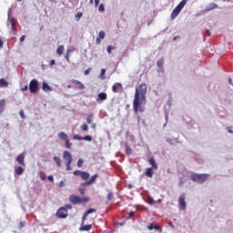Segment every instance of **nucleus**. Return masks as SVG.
<instances>
[{
  "label": "nucleus",
  "mask_w": 233,
  "mask_h": 233,
  "mask_svg": "<svg viewBox=\"0 0 233 233\" xmlns=\"http://www.w3.org/2000/svg\"><path fill=\"white\" fill-rule=\"evenodd\" d=\"M83 163H84V161H83V159H78V161H77V167L78 168H81V167H83Z\"/></svg>",
  "instance_id": "42"
},
{
  "label": "nucleus",
  "mask_w": 233,
  "mask_h": 233,
  "mask_svg": "<svg viewBox=\"0 0 233 233\" xmlns=\"http://www.w3.org/2000/svg\"><path fill=\"white\" fill-rule=\"evenodd\" d=\"M49 65L50 66H54V65H56V60H50Z\"/></svg>",
  "instance_id": "51"
},
{
  "label": "nucleus",
  "mask_w": 233,
  "mask_h": 233,
  "mask_svg": "<svg viewBox=\"0 0 233 233\" xmlns=\"http://www.w3.org/2000/svg\"><path fill=\"white\" fill-rule=\"evenodd\" d=\"M126 154L127 156H132V147L128 145H126Z\"/></svg>",
  "instance_id": "28"
},
{
  "label": "nucleus",
  "mask_w": 233,
  "mask_h": 233,
  "mask_svg": "<svg viewBox=\"0 0 233 233\" xmlns=\"http://www.w3.org/2000/svg\"><path fill=\"white\" fill-rule=\"evenodd\" d=\"M69 201L72 205H81V203H88V201H90V198L84 197L82 198L81 197H77L76 195H71L69 197Z\"/></svg>",
  "instance_id": "2"
},
{
  "label": "nucleus",
  "mask_w": 233,
  "mask_h": 233,
  "mask_svg": "<svg viewBox=\"0 0 233 233\" xmlns=\"http://www.w3.org/2000/svg\"><path fill=\"white\" fill-rule=\"evenodd\" d=\"M59 187H65V182H64V181H60Z\"/></svg>",
  "instance_id": "58"
},
{
  "label": "nucleus",
  "mask_w": 233,
  "mask_h": 233,
  "mask_svg": "<svg viewBox=\"0 0 233 233\" xmlns=\"http://www.w3.org/2000/svg\"><path fill=\"white\" fill-rule=\"evenodd\" d=\"M47 179H48V181H50L51 183H54V177H53V176H48Z\"/></svg>",
  "instance_id": "48"
},
{
  "label": "nucleus",
  "mask_w": 233,
  "mask_h": 233,
  "mask_svg": "<svg viewBox=\"0 0 233 233\" xmlns=\"http://www.w3.org/2000/svg\"><path fill=\"white\" fill-rule=\"evenodd\" d=\"M42 90L44 92H52V87L50 86H48V83L43 82Z\"/></svg>",
  "instance_id": "19"
},
{
  "label": "nucleus",
  "mask_w": 233,
  "mask_h": 233,
  "mask_svg": "<svg viewBox=\"0 0 233 233\" xmlns=\"http://www.w3.org/2000/svg\"><path fill=\"white\" fill-rule=\"evenodd\" d=\"M96 211L97 210L96 208L87 209L86 212L82 217V222L81 223L85 224V221H86V218H88V215L94 214V212H96Z\"/></svg>",
  "instance_id": "10"
},
{
  "label": "nucleus",
  "mask_w": 233,
  "mask_h": 233,
  "mask_svg": "<svg viewBox=\"0 0 233 233\" xmlns=\"http://www.w3.org/2000/svg\"><path fill=\"white\" fill-rule=\"evenodd\" d=\"M154 224H149L148 226H147V228H148V230H154Z\"/></svg>",
  "instance_id": "47"
},
{
  "label": "nucleus",
  "mask_w": 233,
  "mask_h": 233,
  "mask_svg": "<svg viewBox=\"0 0 233 233\" xmlns=\"http://www.w3.org/2000/svg\"><path fill=\"white\" fill-rule=\"evenodd\" d=\"M65 143L66 148H72V143L68 138L65 141Z\"/></svg>",
  "instance_id": "34"
},
{
  "label": "nucleus",
  "mask_w": 233,
  "mask_h": 233,
  "mask_svg": "<svg viewBox=\"0 0 233 233\" xmlns=\"http://www.w3.org/2000/svg\"><path fill=\"white\" fill-rule=\"evenodd\" d=\"M105 72H106V69H102L101 70V75L103 76V74H105Z\"/></svg>",
  "instance_id": "64"
},
{
  "label": "nucleus",
  "mask_w": 233,
  "mask_h": 233,
  "mask_svg": "<svg viewBox=\"0 0 233 233\" xmlns=\"http://www.w3.org/2000/svg\"><path fill=\"white\" fill-rule=\"evenodd\" d=\"M112 50H116V47L112 46H107V53L108 54H112Z\"/></svg>",
  "instance_id": "41"
},
{
  "label": "nucleus",
  "mask_w": 233,
  "mask_h": 233,
  "mask_svg": "<svg viewBox=\"0 0 233 233\" xmlns=\"http://www.w3.org/2000/svg\"><path fill=\"white\" fill-rule=\"evenodd\" d=\"M92 121H94V114L87 115V117H86L87 125H91Z\"/></svg>",
  "instance_id": "25"
},
{
  "label": "nucleus",
  "mask_w": 233,
  "mask_h": 233,
  "mask_svg": "<svg viewBox=\"0 0 233 233\" xmlns=\"http://www.w3.org/2000/svg\"><path fill=\"white\" fill-rule=\"evenodd\" d=\"M25 172V168H23V167H17L15 169V174H16V176H22V174Z\"/></svg>",
  "instance_id": "21"
},
{
  "label": "nucleus",
  "mask_w": 233,
  "mask_h": 233,
  "mask_svg": "<svg viewBox=\"0 0 233 233\" xmlns=\"http://www.w3.org/2000/svg\"><path fill=\"white\" fill-rule=\"evenodd\" d=\"M101 39L99 36L96 38V45H101Z\"/></svg>",
  "instance_id": "52"
},
{
  "label": "nucleus",
  "mask_w": 233,
  "mask_h": 233,
  "mask_svg": "<svg viewBox=\"0 0 233 233\" xmlns=\"http://www.w3.org/2000/svg\"><path fill=\"white\" fill-rule=\"evenodd\" d=\"M71 83H73V85H75L76 88H77L78 90H84L85 88V85L79 80L72 79Z\"/></svg>",
  "instance_id": "11"
},
{
  "label": "nucleus",
  "mask_w": 233,
  "mask_h": 233,
  "mask_svg": "<svg viewBox=\"0 0 233 233\" xmlns=\"http://www.w3.org/2000/svg\"><path fill=\"white\" fill-rule=\"evenodd\" d=\"M147 84L142 83L135 89V96L133 99V110L135 114L145 112V105H147Z\"/></svg>",
  "instance_id": "1"
},
{
  "label": "nucleus",
  "mask_w": 233,
  "mask_h": 233,
  "mask_svg": "<svg viewBox=\"0 0 233 233\" xmlns=\"http://www.w3.org/2000/svg\"><path fill=\"white\" fill-rule=\"evenodd\" d=\"M83 17V14L81 12H78L76 15V18L77 19V21H79V19H81Z\"/></svg>",
  "instance_id": "43"
},
{
  "label": "nucleus",
  "mask_w": 233,
  "mask_h": 233,
  "mask_svg": "<svg viewBox=\"0 0 233 233\" xmlns=\"http://www.w3.org/2000/svg\"><path fill=\"white\" fill-rule=\"evenodd\" d=\"M19 115L21 116L22 119H25V112L20 111Z\"/></svg>",
  "instance_id": "53"
},
{
  "label": "nucleus",
  "mask_w": 233,
  "mask_h": 233,
  "mask_svg": "<svg viewBox=\"0 0 233 233\" xmlns=\"http://www.w3.org/2000/svg\"><path fill=\"white\" fill-rule=\"evenodd\" d=\"M28 90V86H25L24 87L21 88L22 92H26Z\"/></svg>",
  "instance_id": "49"
},
{
  "label": "nucleus",
  "mask_w": 233,
  "mask_h": 233,
  "mask_svg": "<svg viewBox=\"0 0 233 233\" xmlns=\"http://www.w3.org/2000/svg\"><path fill=\"white\" fill-rule=\"evenodd\" d=\"M91 128H93V130H96V124H92Z\"/></svg>",
  "instance_id": "62"
},
{
  "label": "nucleus",
  "mask_w": 233,
  "mask_h": 233,
  "mask_svg": "<svg viewBox=\"0 0 233 233\" xmlns=\"http://www.w3.org/2000/svg\"><path fill=\"white\" fill-rule=\"evenodd\" d=\"M186 195L185 193H182L180 197L178 198V205L180 210H186L187 209V202L185 201Z\"/></svg>",
  "instance_id": "7"
},
{
  "label": "nucleus",
  "mask_w": 233,
  "mask_h": 233,
  "mask_svg": "<svg viewBox=\"0 0 233 233\" xmlns=\"http://www.w3.org/2000/svg\"><path fill=\"white\" fill-rule=\"evenodd\" d=\"M118 86H122L121 83H116L115 85H113L112 91L114 92V94H117Z\"/></svg>",
  "instance_id": "26"
},
{
  "label": "nucleus",
  "mask_w": 233,
  "mask_h": 233,
  "mask_svg": "<svg viewBox=\"0 0 233 233\" xmlns=\"http://www.w3.org/2000/svg\"><path fill=\"white\" fill-rule=\"evenodd\" d=\"M82 185H83V187H88L92 184L89 182V180H87V181L84 182Z\"/></svg>",
  "instance_id": "46"
},
{
  "label": "nucleus",
  "mask_w": 233,
  "mask_h": 233,
  "mask_svg": "<svg viewBox=\"0 0 233 233\" xmlns=\"http://www.w3.org/2000/svg\"><path fill=\"white\" fill-rule=\"evenodd\" d=\"M98 12H101L103 14V12H105V5L101 4L98 6Z\"/></svg>",
  "instance_id": "38"
},
{
  "label": "nucleus",
  "mask_w": 233,
  "mask_h": 233,
  "mask_svg": "<svg viewBox=\"0 0 233 233\" xmlns=\"http://www.w3.org/2000/svg\"><path fill=\"white\" fill-rule=\"evenodd\" d=\"M155 230H159L160 232H163V229L159 226H154Z\"/></svg>",
  "instance_id": "45"
},
{
  "label": "nucleus",
  "mask_w": 233,
  "mask_h": 233,
  "mask_svg": "<svg viewBox=\"0 0 233 233\" xmlns=\"http://www.w3.org/2000/svg\"><path fill=\"white\" fill-rule=\"evenodd\" d=\"M63 159L66 163V170L67 171L72 170V166H71L72 161H73L72 154H70V152H68V151H64L63 152Z\"/></svg>",
  "instance_id": "5"
},
{
  "label": "nucleus",
  "mask_w": 233,
  "mask_h": 233,
  "mask_svg": "<svg viewBox=\"0 0 233 233\" xmlns=\"http://www.w3.org/2000/svg\"><path fill=\"white\" fill-rule=\"evenodd\" d=\"M24 227H25V223L20 222V223L18 224V228H23Z\"/></svg>",
  "instance_id": "50"
},
{
  "label": "nucleus",
  "mask_w": 233,
  "mask_h": 233,
  "mask_svg": "<svg viewBox=\"0 0 233 233\" xmlns=\"http://www.w3.org/2000/svg\"><path fill=\"white\" fill-rule=\"evenodd\" d=\"M184 183H185V181L183 179H180L179 180V187H183Z\"/></svg>",
  "instance_id": "57"
},
{
  "label": "nucleus",
  "mask_w": 233,
  "mask_h": 233,
  "mask_svg": "<svg viewBox=\"0 0 233 233\" xmlns=\"http://www.w3.org/2000/svg\"><path fill=\"white\" fill-rule=\"evenodd\" d=\"M56 216L61 219H65L66 218H68V213L65 211V208H60L56 212Z\"/></svg>",
  "instance_id": "8"
},
{
  "label": "nucleus",
  "mask_w": 233,
  "mask_h": 233,
  "mask_svg": "<svg viewBox=\"0 0 233 233\" xmlns=\"http://www.w3.org/2000/svg\"><path fill=\"white\" fill-rule=\"evenodd\" d=\"M99 1H100V0H95V6H96V7L99 6Z\"/></svg>",
  "instance_id": "56"
},
{
  "label": "nucleus",
  "mask_w": 233,
  "mask_h": 233,
  "mask_svg": "<svg viewBox=\"0 0 233 233\" xmlns=\"http://www.w3.org/2000/svg\"><path fill=\"white\" fill-rule=\"evenodd\" d=\"M80 130H82V132H88V125L83 124V125L80 127Z\"/></svg>",
  "instance_id": "30"
},
{
  "label": "nucleus",
  "mask_w": 233,
  "mask_h": 233,
  "mask_svg": "<svg viewBox=\"0 0 233 233\" xmlns=\"http://www.w3.org/2000/svg\"><path fill=\"white\" fill-rule=\"evenodd\" d=\"M169 227H171V228H174V224H172V222H168Z\"/></svg>",
  "instance_id": "63"
},
{
  "label": "nucleus",
  "mask_w": 233,
  "mask_h": 233,
  "mask_svg": "<svg viewBox=\"0 0 233 233\" xmlns=\"http://www.w3.org/2000/svg\"><path fill=\"white\" fill-rule=\"evenodd\" d=\"M105 35H106L105 31H100V32H99V35H98V37H99L100 39H105Z\"/></svg>",
  "instance_id": "40"
},
{
  "label": "nucleus",
  "mask_w": 233,
  "mask_h": 233,
  "mask_svg": "<svg viewBox=\"0 0 233 233\" xmlns=\"http://www.w3.org/2000/svg\"><path fill=\"white\" fill-rule=\"evenodd\" d=\"M3 45H4L3 39L0 38V48H3Z\"/></svg>",
  "instance_id": "60"
},
{
  "label": "nucleus",
  "mask_w": 233,
  "mask_h": 233,
  "mask_svg": "<svg viewBox=\"0 0 233 233\" xmlns=\"http://www.w3.org/2000/svg\"><path fill=\"white\" fill-rule=\"evenodd\" d=\"M65 212H68V210H72V205L66 204L65 207H62Z\"/></svg>",
  "instance_id": "32"
},
{
  "label": "nucleus",
  "mask_w": 233,
  "mask_h": 233,
  "mask_svg": "<svg viewBox=\"0 0 233 233\" xmlns=\"http://www.w3.org/2000/svg\"><path fill=\"white\" fill-rule=\"evenodd\" d=\"M148 163L149 165H151V168H154L155 170L157 169V163L156 162V159L154 158V157H151L148 159Z\"/></svg>",
  "instance_id": "15"
},
{
  "label": "nucleus",
  "mask_w": 233,
  "mask_h": 233,
  "mask_svg": "<svg viewBox=\"0 0 233 233\" xmlns=\"http://www.w3.org/2000/svg\"><path fill=\"white\" fill-rule=\"evenodd\" d=\"M113 198H114V193L109 192L107 194V201H112Z\"/></svg>",
  "instance_id": "37"
},
{
  "label": "nucleus",
  "mask_w": 233,
  "mask_h": 233,
  "mask_svg": "<svg viewBox=\"0 0 233 233\" xmlns=\"http://www.w3.org/2000/svg\"><path fill=\"white\" fill-rule=\"evenodd\" d=\"M145 176L147 177H154V168L153 167H147L145 173Z\"/></svg>",
  "instance_id": "17"
},
{
  "label": "nucleus",
  "mask_w": 233,
  "mask_h": 233,
  "mask_svg": "<svg viewBox=\"0 0 233 233\" xmlns=\"http://www.w3.org/2000/svg\"><path fill=\"white\" fill-rule=\"evenodd\" d=\"M25 35H22V36L20 37V42L23 43V41H25Z\"/></svg>",
  "instance_id": "59"
},
{
  "label": "nucleus",
  "mask_w": 233,
  "mask_h": 233,
  "mask_svg": "<svg viewBox=\"0 0 233 233\" xmlns=\"http://www.w3.org/2000/svg\"><path fill=\"white\" fill-rule=\"evenodd\" d=\"M82 141H92V136L87 135L86 137H82Z\"/></svg>",
  "instance_id": "33"
},
{
  "label": "nucleus",
  "mask_w": 233,
  "mask_h": 233,
  "mask_svg": "<svg viewBox=\"0 0 233 233\" xmlns=\"http://www.w3.org/2000/svg\"><path fill=\"white\" fill-rule=\"evenodd\" d=\"M40 178L42 181H46V174H45V172L41 171L40 172Z\"/></svg>",
  "instance_id": "35"
},
{
  "label": "nucleus",
  "mask_w": 233,
  "mask_h": 233,
  "mask_svg": "<svg viewBox=\"0 0 233 233\" xmlns=\"http://www.w3.org/2000/svg\"><path fill=\"white\" fill-rule=\"evenodd\" d=\"M79 192H80V194H81L82 196H84V194H85V188H80V189H79Z\"/></svg>",
  "instance_id": "55"
},
{
  "label": "nucleus",
  "mask_w": 233,
  "mask_h": 233,
  "mask_svg": "<svg viewBox=\"0 0 233 233\" xmlns=\"http://www.w3.org/2000/svg\"><path fill=\"white\" fill-rule=\"evenodd\" d=\"M188 0H182L172 11L171 19H176L177 15H179L180 12L185 8Z\"/></svg>",
  "instance_id": "3"
},
{
  "label": "nucleus",
  "mask_w": 233,
  "mask_h": 233,
  "mask_svg": "<svg viewBox=\"0 0 233 233\" xmlns=\"http://www.w3.org/2000/svg\"><path fill=\"white\" fill-rule=\"evenodd\" d=\"M90 70H92V68H88L85 71V75L88 76V74H90Z\"/></svg>",
  "instance_id": "54"
},
{
  "label": "nucleus",
  "mask_w": 233,
  "mask_h": 233,
  "mask_svg": "<svg viewBox=\"0 0 233 233\" xmlns=\"http://www.w3.org/2000/svg\"><path fill=\"white\" fill-rule=\"evenodd\" d=\"M73 174H74V176H80V177H81V175L83 174V171H81V170H75L73 172Z\"/></svg>",
  "instance_id": "39"
},
{
  "label": "nucleus",
  "mask_w": 233,
  "mask_h": 233,
  "mask_svg": "<svg viewBox=\"0 0 233 233\" xmlns=\"http://www.w3.org/2000/svg\"><path fill=\"white\" fill-rule=\"evenodd\" d=\"M73 139L77 141H83V137H80L79 135H74Z\"/></svg>",
  "instance_id": "36"
},
{
  "label": "nucleus",
  "mask_w": 233,
  "mask_h": 233,
  "mask_svg": "<svg viewBox=\"0 0 233 233\" xmlns=\"http://www.w3.org/2000/svg\"><path fill=\"white\" fill-rule=\"evenodd\" d=\"M157 67L158 68H163V65H165V60L163 58H160L157 62Z\"/></svg>",
  "instance_id": "29"
},
{
  "label": "nucleus",
  "mask_w": 233,
  "mask_h": 233,
  "mask_svg": "<svg viewBox=\"0 0 233 233\" xmlns=\"http://www.w3.org/2000/svg\"><path fill=\"white\" fill-rule=\"evenodd\" d=\"M90 230H92V224L85 225V223H81L79 228L80 232H90Z\"/></svg>",
  "instance_id": "9"
},
{
  "label": "nucleus",
  "mask_w": 233,
  "mask_h": 233,
  "mask_svg": "<svg viewBox=\"0 0 233 233\" xmlns=\"http://www.w3.org/2000/svg\"><path fill=\"white\" fill-rule=\"evenodd\" d=\"M11 25H12V30L14 33V35L17 34V31L15 30V23L14 22V19H11Z\"/></svg>",
  "instance_id": "31"
},
{
  "label": "nucleus",
  "mask_w": 233,
  "mask_h": 233,
  "mask_svg": "<svg viewBox=\"0 0 233 233\" xmlns=\"http://www.w3.org/2000/svg\"><path fill=\"white\" fill-rule=\"evenodd\" d=\"M97 177H99V175H98V174L93 175V176L90 177V179H89V183H91V185L94 184V183H96V179H97Z\"/></svg>",
  "instance_id": "27"
},
{
  "label": "nucleus",
  "mask_w": 233,
  "mask_h": 233,
  "mask_svg": "<svg viewBox=\"0 0 233 233\" xmlns=\"http://www.w3.org/2000/svg\"><path fill=\"white\" fill-rule=\"evenodd\" d=\"M135 214L136 213L134 211H130L129 214H128L127 219H130V218H134Z\"/></svg>",
  "instance_id": "44"
},
{
  "label": "nucleus",
  "mask_w": 233,
  "mask_h": 233,
  "mask_svg": "<svg viewBox=\"0 0 233 233\" xmlns=\"http://www.w3.org/2000/svg\"><path fill=\"white\" fill-rule=\"evenodd\" d=\"M16 161H17L18 165H21L22 167H25V154L21 153L20 155H18V157H16Z\"/></svg>",
  "instance_id": "13"
},
{
  "label": "nucleus",
  "mask_w": 233,
  "mask_h": 233,
  "mask_svg": "<svg viewBox=\"0 0 233 233\" xmlns=\"http://www.w3.org/2000/svg\"><path fill=\"white\" fill-rule=\"evenodd\" d=\"M209 177L208 174H193L191 175V180L194 183H199L200 185L207 181Z\"/></svg>",
  "instance_id": "4"
},
{
  "label": "nucleus",
  "mask_w": 233,
  "mask_h": 233,
  "mask_svg": "<svg viewBox=\"0 0 233 233\" xmlns=\"http://www.w3.org/2000/svg\"><path fill=\"white\" fill-rule=\"evenodd\" d=\"M53 161L56 163V167H58V168H61V167H63V163H62L61 157H53Z\"/></svg>",
  "instance_id": "16"
},
{
  "label": "nucleus",
  "mask_w": 233,
  "mask_h": 233,
  "mask_svg": "<svg viewBox=\"0 0 233 233\" xmlns=\"http://www.w3.org/2000/svg\"><path fill=\"white\" fill-rule=\"evenodd\" d=\"M148 203H149V205H153L154 204V200L153 199H148Z\"/></svg>",
  "instance_id": "61"
},
{
  "label": "nucleus",
  "mask_w": 233,
  "mask_h": 233,
  "mask_svg": "<svg viewBox=\"0 0 233 233\" xmlns=\"http://www.w3.org/2000/svg\"><path fill=\"white\" fill-rule=\"evenodd\" d=\"M216 8H218V5L211 3L204 9V12H212V10H216Z\"/></svg>",
  "instance_id": "14"
},
{
  "label": "nucleus",
  "mask_w": 233,
  "mask_h": 233,
  "mask_svg": "<svg viewBox=\"0 0 233 233\" xmlns=\"http://www.w3.org/2000/svg\"><path fill=\"white\" fill-rule=\"evenodd\" d=\"M58 137L59 139H61L62 141H66L68 139V136L66 135V133L65 132H60L58 133Z\"/></svg>",
  "instance_id": "20"
},
{
  "label": "nucleus",
  "mask_w": 233,
  "mask_h": 233,
  "mask_svg": "<svg viewBox=\"0 0 233 233\" xmlns=\"http://www.w3.org/2000/svg\"><path fill=\"white\" fill-rule=\"evenodd\" d=\"M63 52H65V46H59L56 49V54L58 56H63Z\"/></svg>",
  "instance_id": "24"
},
{
  "label": "nucleus",
  "mask_w": 233,
  "mask_h": 233,
  "mask_svg": "<svg viewBox=\"0 0 233 233\" xmlns=\"http://www.w3.org/2000/svg\"><path fill=\"white\" fill-rule=\"evenodd\" d=\"M80 177H82L83 181H86L88 177H90V174L86 171H82V175Z\"/></svg>",
  "instance_id": "23"
},
{
  "label": "nucleus",
  "mask_w": 233,
  "mask_h": 233,
  "mask_svg": "<svg viewBox=\"0 0 233 233\" xmlns=\"http://www.w3.org/2000/svg\"><path fill=\"white\" fill-rule=\"evenodd\" d=\"M106 99H108V96L106 95V93L102 92L97 95V97H96L97 103L101 101H106Z\"/></svg>",
  "instance_id": "12"
},
{
  "label": "nucleus",
  "mask_w": 233,
  "mask_h": 233,
  "mask_svg": "<svg viewBox=\"0 0 233 233\" xmlns=\"http://www.w3.org/2000/svg\"><path fill=\"white\" fill-rule=\"evenodd\" d=\"M8 87V82L5 80L4 78L0 79V88H6Z\"/></svg>",
  "instance_id": "22"
},
{
  "label": "nucleus",
  "mask_w": 233,
  "mask_h": 233,
  "mask_svg": "<svg viewBox=\"0 0 233 233\" xmlns=\"http://www.w3.org/2000/svg\"><path fill=\"white\" fill-rule=\"evenodd\" d=\"M5 108H6V100L1 99L0 100V116L5 112Z\"/></svg>",
  "instance_id": "18"
},
{
  "label": "nucleus",
  "mask_w": 233,
  "mask_h": 233,
  "mask_svg": "<svg viewBox=\"0 0 233 233\" xmlns=\"http://www.w3.org/2000/svg\"><path fill=\"white\" fill-rule=\"evenodd\" d=\"M29 90L31 94H37L39 92V81L32 79L29 83Z\"/></svg>",
  "instance_id": "6"
}]
</instances>
